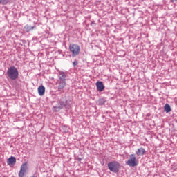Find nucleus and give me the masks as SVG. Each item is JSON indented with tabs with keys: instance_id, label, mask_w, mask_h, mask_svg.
Listing matches in <instances>:
<instances>
[{
	"instance_id": "nucleus-9",
	"label": "nucleus",
	"mask_w": 177,
	"mask_h": 177,
	"mask_svg": "<svg viewBox=\"0 0 177 177\" xmlns=\"http://www.w3.org/2000/svg\"><path fill=\"white\" fill-rule=\"evenodd\" d=\"M65 87H66V82L59 81V84L58 86V90L63 91V89H64Z\"/></svg>"
},
{
	"instance_id": "nucleus-3",
	"label": "nucleus",
	"mask_w": 177,
	"mask_h": 177,
	"mask_svg": "<svg viewBox=\"0 0 177 177\" xmlns=\"http://www.w3.org/2000/svg\"><path fill=\"white\" fill-rule=\"evenodd\" d=\"M108 168L111 172L117 173L120 171V163L118 162H111L108 164Z\"/></svg>"
},
{
	"instance_id": "nucleus-2",
	"label": "nucleus",
	"mask_w": 177,
	"mask_h": 177,
	"mask_svg": "<svg viewBox=\"0 0 177 177\" xmlns=\"http://www.w3.org/2000/svg\"><path fill=\"white\" fill-rule=\"evenodd\" d=\"M69 50L70 53H72V57H75V56H78V55H80V52H81V48H80V46L72 44L69 45Z\"/></svg>"
},
{
	"instance_id": "nucleus-10",
	"label": "nucleus",
	"mask_w": 177,
	"mask_h": 177,
	"mask_svg": "<svg viewBox=\"0 0 177 177\" xmlns=\"http://www.w3.org/2000/svg\"><path fill=\"white\" fill-rule=\"evenodd\" d=\"M27 169H28V164H27V162L22 164V165L21 166L20 171L26 172Z\"/></svg>"
},
{
	"instance_id": "nucleus-5",
	"label": "nucleus",
	"mask_w": 177,
	"mask_h": 177,
	"mask_svg": "<svg viewBox=\"0 0 177 177\" xmlns=\"http://www.w3.org/2000/svg\"><path fill=\"white\" fill-rule=\"evenodd\" d=\"M95 85L98 92H103V91H104V85H103V82H97Z\"/></svg>"
},
{
	"instance_id": "nucleus-1",
	"label": "nucleus",
	"mask_w": 177,
	"mask_h": 177,
	"mask_svg": "<svg viewBox=\"0 0 177 177\" xmlns=\"http://www.w3.org/2000/svg\"><path fill=\"white\" fill-rule=\"evenodd\" d=\"M7 75L10 80H17L19 78V71L15 66H11L7 71Z\"/></svg>"
},
{
	"instance_id": "nucleus-18",
	"label": "nucleus",
	"mask_w": 177,
	"mask_h": 177,
	"mask_svg": "<svg viewBox=\"0 0 177 177\" xmlns=\"http://www.w3.org/2000/svg\"><path fill=\"white\" fill-rule=\"evenodd\" d=\"M177 0H171V2H176Z\"/></svg>"
},
{
	"instance_id": "nucleus-11",
	"label": "nucleus",
	"mask_w": 177,
	"mask_h": 177,
	"mask_svg": "<svg viewBox=\"0 0 177 177\" xmlns=\"http://www.w3.org/2000/svg\"><path fill=\"white\" fill-rule=\"evenodd\" d=\"M59 81L66 82V73L59 72Z\"/></svg>"
},
{
	"instance_id": "nucleus-13",
	"label": "nucleus",
	"mask_w": 177,
	"mask_h": 177,
	"mask_svg": "<svg viewBox=\"0 0 177 177\" xmlns=\"http://www.w3.org/2000/svg\"><path fill=\"white\" fill-rule=\"evenodd\" d=\"M164 110L166 113H170L171 106H169V104H166L164 106Z\"/></svg>"
},
{
	"instance_id": "nucleus-15",
	"label": "nucleus",
	"mask_w": 177,
	"mask_h": 177,
	"mask_svg": "<svg viewBox=\"0 0 177 177\" xmlns=\"http://www.w3.org/2000/svg\"><path fill=\"white\" fill-rule=\"evenodd\" d=\"M25 174H26V171H23L20 170L19 173V177H24Z\"/></svg>"
},
{
	"instance_id": "nucleus-12",
	"label": "nucleus",
	"mask_w": 177,
	"mask_h": 177,
	"mask_svg": "<svg viewBox=\"0 0 177 177\" xmlns=\"http://www.w3.org/2000/svg\"><path fill=\"white\" fill-rule=\"evenodd\" d=\"M24 30H26V32H30V31H32V30H34V26H30L28 25H26L24 26Z\"/></svg>"
},
{
	"instance_id": "nucleus-8",
	"label": "nucleus",
	"mask_w": 177,
	"mask_h": 177,
	"mask_svg": "<svg viewBox=\"0 0 177 177\" xmlns=\"http://www.w3.org/2000/svg\"><path fill=\"white\" fill-rule=\"evenodd\" d=\"M146 153V150L144 149L143 147L139 148L136 151L137 156H144V154Z\"/></svg>"
},
{
	"instance_id": "nucleus-14",
	"label": "nucleus",
	"mask_w": 177,
	"mask_h": 177,
	"mask_svg": "<svg viewBox=\"0 0 177 177\" xmlns=\"http://www.w3.org/2000/svg\"><path fill=\"white\" fill-rule=\"evenodd\" d=\"M8 3L9 0H0V3H1V5H8Z\"/></svg>"
},
{
	"instance_id": "nucleus-4",
	"label": "nucleus",
	"mask_w": 177,
	"mask_h": 177,
	"mask_svg": "<svg viewBox=\"0 0 177 177\" xmlns=\"http://www.w3.org/2000/svg\"><path fill=\"white\" fill-rule=\"evenodd\" d=\"M127 164L129 167H136L138 165V160H136L135 155L131 154L129 156V159L127 160Z\"/></svg>"
},
{
	"instance_id": "nucleus-7",
	"label": "nucleus",
	"mask_w": 177,
	"mask_h": 177,
	"mask_svg": "<svg viewBox=\"0 0 177 177\" xmlns=\"http://www.w3.org/2000/svg\"><path fill=\"white\" fill-rule=\"evenodd\" d=\"M8 165H15L16 164V158L11 156L7 160Z\"/></svg>"
},
{
	"instance_id": "nucleus-6",
	"label": "nucleus",
	"mask_w": 177,
	"mask_h": 177,
	"mask_svg": "<svg viewBox=\"0 0 177 177\" xmlns=\"http://www.w3.org/2000/svg\"><path fill=\"white\" fill-rule=\"evenodd\" d=\"M37 92L39 96H44L45 95V86L41 85L37 88Z\"/></svg>"
},
{
	"instance_id": "nucleus-17",
	"label": "nucleus",
	"mask_w": 177,
	"mask_h": 177,
	"mask_svg": "<svg viewBox=\"0 0 177 177\" xmlns=\"http://www.w3.org/2000/svg\"><path fill=\"white\" fill-rule=\"evenodd\" d=\"M60 109H62L61 107H55V111H59V110H60Z\"/></svg>"
},
{
	"instance_id": "nucleus-16",
	"label": "nucleus",
	"mask_w": 177,
	"mask_h": 177,
	"mask_svg": "<svg viewBox=\"0 0 177 177\" xmlns=\"http://www.w3.org/2000/svg\"><path fill=\"white\" fill-rule=\"evenodd\" d=\"M73 64L74 67H75V66H77V64H78V62L77 61H75V62H73Z\"/></svg>"
}]
</instances>
